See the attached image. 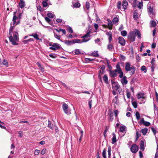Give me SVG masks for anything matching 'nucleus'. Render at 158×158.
<instances>
[{
    "mask_svg": "<svg viewBox=\"0 0 158 158\" xmlns=\"http://www.w3.org/2000/svg\"><path fill=\"white\" fill-rule=\"evenodd\" d=\"M15 24L13 25V22L10 24V27L9 29L8 37L9 40L13 45L18 44L19 37L18 33L16 31L13 32V30L15 27Z\"/></svg>",
    "mask_w": 158,
    "mask_h": 158,
    "instance_id": "nucleus-1",
    "label": "nucleus"
},
{
    "mask_svg": "<svg viewBox=\"0 0 158 158\" xmlns=\"http://www.w3.org/2000/svg\"><path fill=\"white\" fill-rule=\"evenodd\" d=\"M125 68L127 72H130L131 75H133L135 73L136 70L135 67L131 65L129 62L126 63Z\"/></svg>",
    "mask_w": 158,
    "mask_h": 158,
    "instance_id": "nucleus-2",
    "label": "nucleus"
},
{
    "mask_svg": "<svg viewBox=\"0 0 158 158\" xmlns=\"http://www.w3.org/2000/svg\"><path fill=\"white\" fill-rule=\"evenodd\" d=\"M23 13V10H16L14 13V16L13 18V25L15 24L16 23V20L17 18L20 19Z\"/></svg>",
    "mask_w": 158,
    "mask_h": 158,
    "instance_id": "nucleus-3",
    "label": "nucleus"
},
{
    "mask_svg": "<svg viewBox=\"0 0 158 158\" xmlns=\"http://www.w3.org/2000/svg\"><path fill=\"white\" fill-rule=\"evenodd\" d=\"M50 45L52 46L49 48L53 50H58L60 48V46L57 43H53V44H50Z\"/></svg>",
    "mask_w": 158,
    "mask_h": 158,
    "instance_id": "nucleus-4",
    "label": "nucleus"
},
{
    "mask_svg": "<svg viewBox=\"0 0 158 158\" xmlns=\"http://www.w3.org/2000/svg\"><path fill=\"white\" fill-rule=\"evenodd\" d=\"M68 107H69L68 105L66 103H64L63 104L62 106V108L65 114L68 115H69L70 114L71 112L70 111L68 110Z\"/></svg>",
    "mask_w": 158,
    "mask_h": 158,
    "instance_id": "nucleus-5",
    "label": "nucleus"
},
{
    "mask_svg": "<svg viewBox=\"0 0 158 158\" xmlns=\"http://www.w3.org/2000/svg\"><path fill=\"white\" fill-rule=\"evenodd\" d=\"M128 38L131 41L134 42L135 40V35L134 34V31H131L128 36Z\"/></svg>",
    "mask_w": 158,
    "mask_h": 158,
    "instance_id": "nucleus-6",
    "label": "nucleus"
},
{
    "mask_svg": "<svg viewBox=\"0 0 158 158\" xmlns=\"http://www.w3.org/2000/svg\"><path fill=\"white\" fill-rule=\"evenodd\" d=\"M100 70L99 71L98 77L101 79V77L102 75L104 73L105 70V66L104 65H102V66L100 68Z\"/></svg>",
    "mask_w": 158,
    "mask_h": 158,
    "instance_id": "nucleus-7",
    "label": "nucleus"
},
{
    "mask_svg": "<svg viewBox=\"0 0 158 158\" xmlns=\"http://www.w3.org/2000/svg\"><path fill=\"white\" fill-rule=\"evenodd\" d=\"M138 150V148L135 144L132 145L131 148V151L133 153H135L137 152Z\"/></svg>",
    "mask_w": 158,
    "mask_h": 158,
    "instance_id": "nucleus-8",
    "label": "nucleus"
},
{
    "mask_svg": "<svg viewBox=\"0 0 158 158\" xmlns=\"http://www.w3.org/2000/svg\"><path fill=\"white\" fill-rule=\"evenodd\" d=\"M139 124L140 125L143 124L146 126H149L151 125V123L149 122L145 121L143 118H141L139 123Z\"/></svg>",
    "mask_w": 158,
    "mask_h": 158,
    "instance_id": "nucleus-9",
    "label": "nucleus"
},
{
    "mask_svg": "<svg viewBox=\"0 0 158 158\" xmlns=\"http://www.w3.org/2000/svg\"><path fill=\"white\" fill-rule=\"evenodd\" d=\"M89 40V39L88 40L86 39H83L82 41H81V40L79 39H75L73 40V44L75 43H81L83 42H85L88 41Z\"/></svg>",
    "mask_w": 158,
    "mask_h": 158,
    "instance_id": "nucleus-10",
    "label": "nucleus"
},
{
    "mask_svg": "<svg viewBox=\"0 0 158 158\" xmlns=\"http://www.w3.org/2000/svg\"><path fill=\"white\" fill-rule=\"evenodd\" d=\"M118 43L122 46H124L126 42L124 39L122 37H119L118 38Z\"/></svg>",
    "mask_w": 158,
    "mask_h": 158,
    "instance_id": "nucleus-11",
    "label": "nucleus"
},
{
    "mask_svg": "<svg viewBox=\"0 0 158 158\" xmlns=\"http://www.w3.org/2000/svg\"><path fill=\"white\" fill-rule=\"evenodd\" d=\"M155 4L154 3L149 2L148 4L147 7L148 10H153Z\"/></svg>",
    "mask_w": 158,
    "mask_h": 158,
    "instance_id": "nucleus-12",
    "label": "nucleus"
},
{
    "mask_svg": "<svg viewBox=\"0 0 158 158\" xmlns=\"http://www.w3.org/2000/svg\"><path fill=\"white\" fill-rule=\"evenodd\" d=\"M155 58H153L151 61V71L152 72H153L154 71V69L155 68Z\"/></svg>",
    "mask_w": 158,
    "mask_h": 158,
    "instance_id": "nucleus-13",
    "label": "nucleus"
},
{
    "mask_svg": "<svg viewBox=\"0 0 158 158\" xmlns=\"http://www.w3.org/2000/svg\"><path fill=\"white\" fill-rule=\"evenodd\" d=\"M121 82L123 85H126L128 83V81L127 80V77L126 76H124L123 78L121 79Z\"/></svg>",
    "mask_w": 158,
    "mask_h": 158,
    "instance_id": "nucleus-14",
    "label": "nucleus"
},
{
    "mask_svg": "<svg viewBox=\"0 0 158 158\" xmlns=\"http://www.w3.org/2000/svg\"><path fill=\"white\" fill-rule=\"evenodd\" d=\"M81 5L78 2H75L73 1V2L72 6L73 8H77L79 7Z\"/></svg>",
    "mask_w": 158,
    "mask_h": 158,
    "instance_id": "nucleus-15",
    "label": "nucleus"
},
{
    "mask_svg": "<svg viewBox=\"0 0 158 158\" xmlns=\"http://www.w3.org/2000/svg\"><path fill=\"white\" fill-rule=\"evenodd\" d=\"M108 114L109 116V121L110 122H111L114 119L113 113L111 111H110L108 113Z\"/></svg>",
    "mask_w": 158,
    "mask_h": 158,
    "instance_id": "nucleus-16",
    "label": "nucleus"
},
{
    "mask_svg": "<svg viewBox=\"0 0 158 158\" xmlns=\"http://www.w3.org/2000/svg\"><path fill=\"white\" fill-rule=\"evenodd\" d=\"M90 33L91 31L90 30L85 35L82 36L81 37V38H83V39L88 40V39H87V38H88L90 36Z\"/></svg>",
    "mask_w": 158,
    "mask_h": 158,
    "instance_id": "nucleus-17",
    "label": "nucleus"
},
{
    "mask_svg": "<svg viewBox=\"0 0 158 158\" xmlns=\"http://www.w3.org/2000/svg\"><path fill=\"white\" fill-rule=\"evenodd\" d=\"M134 34L135 35L138 36V37L140 39L141 38V33L138 30L135 29L134 31Z\"/></svg>",
    "mask_w": 158,
    "mask_h": 158,
    "instance_id": "nucleus-18",
    "label": "nucleus"
},
{
    "mask_svg": "<svg viewBox=\"0 0 158 158\" xmlns=\"http://www.w3.org/2000/svg\"><path fill=\"white\" fill-rule=\"evenodd\" d=\"M128 5V2L126 1H124L123 2L122 6L124 10L126 9Z\"/></svg>",
    "mask_w": 158,
    "mask_h": 158,
    "instance_id": "nucleus-19",
    "label": "nucleus"
},
{
    "mask_svg": "<svg viewBox=\"0 0 158 158\" xmlns=\"http://www.w3.org/2000/svg\"><path fill=\"white\" fill-rule=\"evenodd\" d=\"M119 17L118 16H117L114 17L112 20V22L114 24H115L118 23L119 21Z\"/></svg>",
    "mask_w": 158,
    "mask_h": 158,
    "instance_id": "nucleus-20",
    "label": "nucleus"
},
{
    "mask_svg": "<svg viewBox=\"0 0 158 158\" xmlns=\"http://www.w3.org/2000/svg\"><path fill=\"white\" fill-rule=\"evenodd\" d=\"M25 5V2L23 0H20L19 2V7L22 8H23Z\"/></svg>",
    "mask_w": 158,
    "mask_h": 158,
    "instance_id": "nucleus-21",
    "label": "nucleus"
},
{
    "mask_svg": "<svg viewBox=\"0 0 158 158\" xmlns=\"http://www.w3.org/2000/svg\"><path fill=\"white\" fill-rule=\"evenodd\" d=\"M112 135H113V137L112 138V144H114L117 141V140L116 136L115 134L114 133H113L112 134Z\"/></svg>",
    "mask_w": 158,
    "mask_h": 158,
    "instance_id": "nucleus-22",
    "label": "nucleus"
},
{
    "mask_svg": "<svg viewBox=\"0 0 158 158\" xmlns=\"http://www.w3.org/2000/svg\"><path fill=\"white\" fill-rule=\"evenodd\" d=\"M156 22L154 20H151L150 22V27H155L156 26Z\"/></svg>",
    "mask_w": 158,
    "mask_h": 158,
    "instance_id": "nucleus-23",
    "label": "nucleus"
},
{
    "mask_svg": "<svg viewBox=\"0 0 158 158\" xmlns=\"http://www.w3.org/2000/svg\"><path fill=\"white\" fill-rule=\"evenodd\" d=\"M140 148L142 151H143L144 149V142L142 140L140 142Z\"/></svg>",
    "mask_w": 158,
    "mask_h": 158,
    "instance_id": "nucleus-24",
    "label": "nucleus"
},
{
    "mask_svg": "<svg viewBox=\"0 0 158 158\" xmlns=\"http://www.w3.org/2000/svg\"><path fill=\"white\" fill-rule=\"evenodd\" d=\"M107 49L110 51H112L114 47L113 45L111 44H108L107 46Z\"/></svg>",
    "mask_w": 158,
    "mask_h": 158,
    "instance_id": "nucleus-25",
    "label": "nucleus"
},
{
    "mask_svg": "<svg viewBox=\"0 0 158 158\" xmlns=\"http://www.w3.org/2000/svg\"><path fill=\"white\" fill-rule=\"evenodd\" d=\"M144 94L142 93H139L137 95V98L138 99H139L141 98L144 99Z\"/></svg>",
    "mask_w": 158,
    "mask_h": 158,
    "instance_id": "nucleus-26",
    "label": "nucleus"
},
{
    "mask_svg": "<svg viewBox=\"0 0 158 158\" xmlns=\"http://www.w3.org/2000/svg\"><path fill=\"white\" fill-rule=\"evenodd\" d=\"M110 74L111 77H114L117 76V73L113 71H110Z\"/></svg>",
    "mask_w": 158,
    "mask_h": 158,
    "instance_id": "nucleus-27",
    "label": "nucleus"
},
{
    "mask_svg": "<svg viewBox=\"0 0 158 158\" xmlns=\"http://www.w3.org/2000/svg\"><path fill=\"white\" fill-rule=\"evenodd\" d=\"M103 80L105 82L106 84L108 83V77L105 74L103 77Z\"/></svg>",
    "mask_w": 158,
    "mask_h": 158,
    "instance_id": "nucleus-28",
    "label": "nucleus"
},
{
    "mask_svg": "<svg viewBox=\"0 0 158 158\" xmlns=\"http://www.w3.org/2000/svg\"><path fill=\"white\" fill-rule=\"evenodd\" d=\"M64 43L68 45H71L73 44V41L70 40H65L64 42Z\"/></svg>",
    "mask_w": 158,
    "mask_h": 158,
    "instance_id": "nucleus-29",
    "label": "nucleus"
},
{
    "mask_svg": "<svg viewBox=\"0 0 158 158\" xmlns=\"http://www.w3.org/2000/svg\"><path fill=\"white\" fill-rule=\"evenodd\" d=\"M136 11V10H135L133 15V17L135 20H137L138 18V13Z\"/></svg>",
    "mask_w": 158,
    "mask_h": 158,
    "instance_id": "nucleus-30",
    "label": "nucleus"
},
{
    "mask_svg": "<svg viewBox=\"0 0 158 158\" xmlns=\"http://www.w3.org/2000/svg\"><path fill=\"white\" fill-rule=\"evenodd\" d=\"M148 129L147 128L143 129L141 130V132L143 135H146L148 131Z\"/></svg>",
    "mask_w": 158,
    "mask_h": 158,
    "instance_id": "nucleus-31",
    "label": "nucleus"
},
{
    "mask_svg": "<svg viewBox=\"0 0 158 158\" xmlns=\"http://www.w3.org/2000/svg\"><path fill=\"white\" fill-rule=\"evenodd\" d=\"M29 36L33 37L35 39L37 40H40V39L38 37V35L37 34H32L31 35H30Z\"/></svg>",
    "mask_w": 158,
    "mask_h": 158,
    "instance_id": "nucleus-32",
    "label": "nucleus"
},
{
    "mask_svg": "<svg viewBox=\"0 0 158 158\" xmlns=\"http://www.w3.org/2000/svg\"><path fill=\"white\" fill-rule=\"evenodd\" d=\"M92 55L94 57H97L99 56V55L98 53V51H94L92 52Z\"/></svg>",
    "mask_w": 158,
    "mask_h": 158,
    "instance_id": "nucleus-33",
    "label": "nucleus"
},
{
    "mask_svg": "<svg viewBox=\"0 0 158 158\" xmlns=\"http://www.w3.org/2000/svg\"><path fill=\"white\" fill-rule=\"evenodd\" d=\"M148 13L150 17H152V16L155 14L154 10H149Z\"/></svg>",
    "mask_w": 158,
    "mask_h": 158,
    "instance_id": "nucleus-34",
    "label": "nucleus"
},
{
    "mask_svg": "<svg viewBox=\"0 0 158 158\" xmlns=\"http://www.w3.org/2000/svg\"><path fill=\"white\" fill-rule=\"evenodd\" d=\"M141 136V134L139 132L137 131L136 133V141H137L139 137Z\"/></svg>",
    "mask_w": 158,
    "mask_h": 158,
    "instance_id": "nucleus-35",
    "label": "nucleus"
},
{
    "mask_svg": "<svg viewBox=\"0 0 158 158\" xmlns=\"http://www.w3.org/2000/svg\"><path fill=\"white\" fill-rule=\"evenodd\" d=\"M135 116L136 119L138 120L140 118V116L139 112H137L135 113Z\"/></svg>",
    "mask_w": 158,
    "mask_h": 158,
    "instance_id": "nucleus-36",
    "label": "nucleus"
},
{
    "mask_svg": "<svg viewBox=\"0 0 158 158\" xmlns=\"http://www.w3.org/2000/svg\"><path fill=\"white\" fill-rule=\"evenodd\" d=\"M67 30L71 34L73 33V31L72 28L70 27H67Z\"/></svg>",
    "mask_w": 158,
    "mask_h": 158,
    "instance_id": "nucleus-37",
    "label": "nucleus"
},
{
    "mask_svg": "<svg viewBox=\"0 0 158 158\" xmlns=\"http://www.w3.org/2000/svg\"><path fill=\"white\" fill-rule=\"evenodd\" d=\"M119 72L118 73H119V77L120 78H123L124 76H123V71H122V70H121L120 71L119 70Z\"/></svg>",
    "mask_w": 158,
    "mask_h": 158,
    "instance_id": "nucleus-38",
    "label": "nucleus"
},
{
    "mask_svg": "<svg viewBox=\"0 0 158 158\" xmlns=\"http://www.w3.org/2000/svg\"><path fill=\"white\" fill-rule=\"evenodd\" d=\"M106 150L105 148H104L102 153V156L104 158H107L106 157Z\"/></svg>",
    "mask_w": 158,
    "mask_h": 158,
    "instance_id": "nucleus-39",
    "label": "nucleus"
},
{
    "mask_svg": "<svg viewBox=\"0 0 158 158\" xmlns=\"http://www.w3.org/2000/svg\"><path fill=\"white\" fill-rule=\"evenodd\" d=\"M121 34L122 36H125L127 35V32L126 31L124 30L121 32Z\"/></svg>",
    "mask_w": 158,
    "mask_h": 158,
    "instance_id": "nucleus-40",
    "label": "nucleus"
},
{
    "mask_svg": "<svg viewBox=\"0 0 158 158\" xmlns=\"http://www.w3.org/2000/svg\"><path fill=\"white\" fill-rule=\"evenodd\" d=\"M120 60L121 61H124L126 59V57L122 55H120L119 57Z\"/></svg>",
    "mask_w": 158,
    "mask_h": 158,
    "instance_id": "nucleus-41",
    "label": "nucleus"
},
{
    "mask_svg": "<svg viewBox=\"0 0 158 158\" xmlns=\"http://www.w3.org/2000/svg\"><path fill=\"white\" fill-rule=\"evenodd\" d=\"M141 70L142 71H144V73H146L147 72V69L146 67L144 65H143L141 66Z\"/></svg>",
    "mask_w": 158,
    "mask_h": 158,
    "instance_id": "nucleus-42",
    "label": "nucleus"
},
{
    "mask_svg": "<svg viewBox=\"0 0 158 158\" xmlns=\"http://www.w3.org/2000/svg\"><path fill=\"white\" fill-rule=\"evenodd\" d=\"M143 6V2H139V4L137 5V7L139 9H142V7Z\"/></svg>",
    "mask_w": 158,
    "mask_h": 158,
    "instance_id": "nucleus-43",
    "label": "nucleus"
},
{
    "mask_svg": "<svg viewBox=\"0 0 158 158\" xmlns=\"http://www.w3.org/2000/svg\"><path fill=\"white\" fill-rule=\"evenodd\" d=\"M112 22H109L108 23L107 27L110 30L112 29Z\"/></svg>",
    "mask_w": 158,
    "mask_h": 158,
    "instance_id": "nucleus-44",
    "label": "nucleus"
},
{
    "mask_svg": "<svg viewBox=\"0 0 158 158\" xmlns=\"http://www.w3.org/2000/svg\"><path fill=\"white\" fill-rule=\"evenodd\" d=\"M132 104L135 108H136L137 107V103L136 102L133 101L132 102Z\"/></svg>",
    "mask_w": 158,
    "mask_h": 158,
    "instance_id": "nucleus-45",
    "label": "nucleus"
},
{
    "mask_svg": "<svg viewBox=\"0 0 158 158\" xmlns=\"http://www.w3.org/2000/svg\"><path fill=\"white\" fill-rule=\"evenodd\" d=\"M125 127L121 126L119 130L121 132H123L125 131Z\"/></svg>",
    "mask_w": 158,
    "mask_h": 158,
    "instance_id": "nucleus-46",
    "label": "nucleus"
},
{
    "mask_svg": "<svg viewBox=\"0 0 158 158\" xmlns=\"http://www.w3.org/2000/svg\"><path fill=\"white\" fill-rule=\"evenodd\" d=\"M47 16L49 18H52L54 17V15L51 13L49 12L47 14Z\"/></svg>",
    "mask_w": 158,
    "mask_h": 158,
    "instance_id": "nucleus-47",
    "label": "nucleus"
},
{
    "mask_svg": "<svg viewBox=\"0 0 158 158\" xmlns=\"http://www.w3.org/2000/svg\"><path fill=\"white\" fill-rule=\"evenodd\" d=\"M122 3L121 1H119L118 2L117 7L118 9H121Z\"/></svg>",
    "mask_w": 158,
    "mask_h": 158,
    "instance_id": "nucleus-48",
    "label": "nucleus"
},
{
    "mask_svg": "<svg viewBox=\"0 0 158 158\" xmlns=\"http://www.w3.org/2000/svg\"><path fill=\"white\" fill-rule=\"evenodd\" d=\"M94 59H92L89 58H85V60L87 62H89L90 61H93Z\"/></svg>",
    "mask_w": 158,
    "mask_h": 158,
    "instance_id": "nucleus-49",
    "label": "nucleus"
},
{
    "mask_svg": "<svg viewBox=\"0 0 158 158\" xmlns=\"http://www.w3.org/2000/svg\"><path fill=\"white\" fill-rule=\"evenodd\" d=\"M54 36H55V37L56 39L59 40H60V37H61L59 35H57L56 34H55V33L54 32Z\"/></svg>",
    "mask_w": 158,
    "mask_h": 158,
    "instance_id": "nucleus-50",
    "label": "nucleus"
},
{
    "mask_svg": "<svg viewBox=\"0 0 158 158\" xmlns=\"http://www.w3.org/2000/svg\"><path fill=\"white\" fill-rule=\"evenodd\" d=\"M45 19L47 22L48 23L50 24L51 25V24L50 23L51 20L48 17H45Z\"/></svg>",
    "mask_w": 158,
    "mask_h": 158,
    "instance_id": "nucleus-51",
    "label": "nucleus"
},
{
    "mask_svg": "<svg viewBox=\"0 0 158 158\" xmlns=\"http://www.w3.org/2000/svg\"><path fill=\"white\" fill-rule=\"evenodd\" d=\"M90 4L89 2H86V7L87 9H89L90 7Z\"/></svg>",
    "mask_w": 158,
    "mask_h": 158,
    "instance_id": "nucleus-52",
    "label": "nucleus"
},
{
    "mask_svg": "<svg viewBox=\"0 0 158 158\" xmlns=\"http://www.w3.org/2000/svg\"><path fill=\"white\" fill-rule=\"evenodd\" d=\"M52 126H53V125L52 124H51V121H48V127L51 128V129H52Z\"/></svg>",
    "mask_w": 158,
    "mask_h": 158,
    "instance_id": "nucleus-53",
    "label": "nucleus"
},
{
    "mask_svg": "<svg viewBox=\"0 0 158 158\" xmlns=\"http://www.w3.org/2000/svg\"><path fill=\"white\" fill-rule=\"evenodd\" d=\"M108 127L107 126L106 127L105 130L103 132V135H104L105 137L106 136L105 135L106 134V132L108 131Z\"/></svg>",
    "mask_w": 158,
    "mask_h": 158,
    "instance_id": "nucleus-54",
    "label": "nucleus"
},
{
    "mask_svg": "<svg viewBox=\"0 0 158 158\" xmlns=\"http://www.w3.org/2000/svg\"><path fill=\"white\" fill-rule=\"evenodd\" d=\"M42 4L44 7H46L48 5V3L46 2L45 1H44L43 2Z\"/></svg>",
    "mask_w": 158,
    "mask_h": 158,
    "instance_id": "nucleus-55",
    "label": "nucleus"
},
{
    "mask_svg": "<svg viewBox=\"0 0 158 158\" xmlns=\"http://www.w3.org/2000/svg\"><path fill=\"white\" fill-rule=\"evenodd\" d=\"M151 129L153 133L155 135L156 133V129L153 127H151Z\"/></svg>",
    "mask_w": 158,
    "mask_h": 158,
    "instance_id": "nucleus-56",
    "label": "nucleus"
},
{
    "mask_svg": "<svg viewBox=\"0 0 158 158\" xmlns=\"http://www.w3.org/2000/svg\"><path fill=\"white\" fill-rule=\"evenodd\" d=\"M119 93L121 94L123 93L122 88L120 87L117 90Z\"/></svg>",
    "mask_w": 158,
    "mask_h": 158,
    "instance_id": "nucleus-57",
    "label": "nucleus"
},
{
    "mask_svg": "<svg viewBox=\"0 0 158 158\" xmlns=\"http://www.w3.org/2000/svg\"><path fill=\"white\" fill-rule=\"evenodd\" d=\"M76 54L78 55L81 54V52L79 49H76L75 52Z\"/></svg>",
    "mask_w": 158,
    "mask_h": 158,
    "instance_id": "nucleus-58",
    "label": "nucleus"
},
{
    "mask_svg": "<svg viewBox=\"0 0 158 158\" xmlns=\"http://www.w3.org/2000/svg\"><path fill=\"white\" fill-rule=\"evenodd\" d=\"M46 150L45 148H44L42 149V150L41 151V154L43 155L46 152Z\"/></svg>",
    "mask_w": 158,
    "mask_h": 158,
    "instance_id": "nucleus-59",
    "label": "nucleus"
},
{
    "mask_svg": "<svg viewBox=\"0 0 158 158\" xmlns=\"http://www.w3.org/2000/svg\"><path fill=\"white\" fill-rule=\"evenodd\" d=\"M2 63L4 65H6V66H7L8 65V63L7 61L5 60H3Z\"/></svg>",
    "mask_w": 158,
    "mask_h": 158,
    "instance_id": "nucleus-60",
    "label": "nucleus"
},
{
    "mask_svg": "<svg viewBox=\"0 0 158 158\" xmlns=\"http://www.w3.org/2000/svg\"><path fill=\"white\" fill-rule=\"evenodd\" d=\"M40 152V151L39 150H36L35 151L34 153L35 155H37L39 154Z\"/></svg>",
    "mask_w": 158,
    "mask_h": 158,
    "instance_id": "nucleus-61",
    "label": "nucleus"
},
{
    "mask_svg": "<svg viewBox=\"0 0 158 158\" xmlns=\"http://www.w3.org/2000/svg\"><path fill=\"white\" fill-rule=\"evenodd\" d=\"M116 69H118V71H119V70L120 71H121V70H122L121 68H120V65H119V64H117L116 66Z\"/></svg>",
    "mask_w": 158,
    "mask_h": 158,
    "instance_id": "nucleus-62",
    "label": "nucleus"
},
{
    "mask_svg": "<svg viewBox=\"0 0 158 158\" xmlns=\"http://www.w3.org/2000/svg\"><path fill=\"white\" fill-rule=\"evenodd\" d=\"M56 22L58 23H60L62 22V19H56Z\"/></svg>",
    "mask_w": 158,
    "mask_h": 158,
    "instance_id": "nucleus-63",
    "label": "nucleus"
},
{
    "mask_svg": "<svg viewBox=\"0 0 158 158\" xmlns=\"http://www.w3.org/2000/svg\"><path fill=\"white\" fill-rule=\"evenodd\" d=\"M119 87H120L119 85L118 84H117L115 86V89L117 90Z\"/></svg>",
    "mask_w": 158,
    "mask_h": 158,
    "instance_id": "nucleus-64",
    "label": "nucleus"
}]
</instances>
